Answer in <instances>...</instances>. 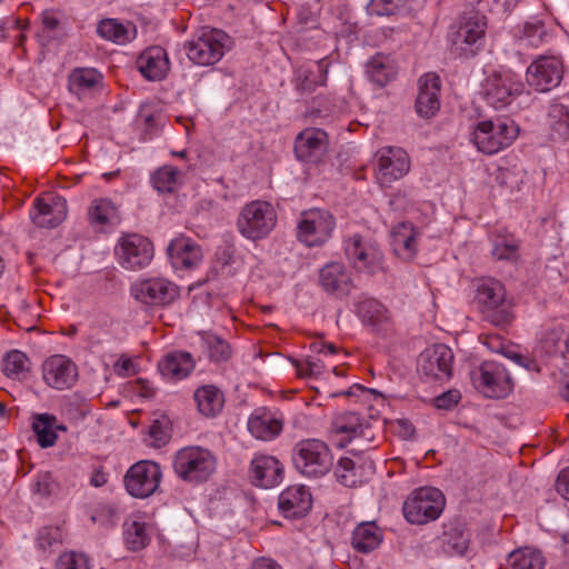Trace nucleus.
<instances>
[{
    "label": "nucleus",
    "instance_id": "nucleus-33",
    "mask_svg": "<svg viewBox=\"0 0 569 569\" xmlns=\"http://www.w3.org/2000/svg\"><path fill=\"white\" fill-rule=\"evenodd\" d=\"M32 429L37 436V441L42 448L52 447L57 441V431H66L63 425H59L57 418L52 415L41 413L34 417Z\"/></svg>",
    "mask_w": 569,
    "mask_h": 569
},
{
    "label": "nucleus",
    "instance_id": "nucleus-24",
    "mask_svg": "<svg viewBox=\"0 0 569 569\" xmlns=\"http://www.w3.org/2000/svg\"><path fill=\"white\" fill-rule=\"evenodd\" d=\"M168 254L172 266L177 269L194 268L202 260L200 246L183 236H179L170 242Z\"/></svg>",
    "mask_w": 569,
    "mask_h": 569
},
{
    "label": "nucleus",
    "instance_id": "nucleus-4",
    "mask_svg": "<svg viewBox=\"0 0 569 569\" xmlns=\"http://www.w3.org/2000/svg\"><path fill=\"white\" fill-rule=\"evenodd\" d=\"M277 214L269 202L254 200L247 203L237 219L241 236L249 240L266 238L276 227Z\"/></svg>",
    "mask_w": 569,
    "mask_h": 569
},
{
    "label": "nucleus",
    "instance_id": "nucleus-14",
    "mask_svg": "<svg viewBox=\"0 0 569 569\" xmlns=\"http://www.w3.org/2000/svg\"><path fill=\"white\" fill-rule=\"evenodd\" d=\"M453 352L446 345H433L419 356L418 371L430 380H448L451 377Z\"/></svg>",
    "mask_w": 569,
    "mask_h": 569
},
{
    "label": "nucleus",
    "instance_id": "nucleus-55",
    "mask_svg": "<svg viewBox=\"0 0 569 569\" xmlns=\"http://www.w3.org/2000/svg\"><path fill=\"white\" fill-rule=\"evenodd\" d=\"M459 398L460 396L457 391L443 392L441 396L436 398V407L439 409H449L452 405H456L459 401Z\"/></svg>",
    "mask_w": 569,
    "mask_h": 569
},
{
    "label": "nucleus",
    "instance_id": "nucleus-21",
    "mask_svg": "<svg viewBox=\"0 0 569 569\" xmlns=\"http://www.w3.org/2000/svg\"><path fill=\"white\" fill-rule=\"evenodd\" d=\"M331 432L340 437V447H345L348 442L358 437L372 438L369 425L356 412L337 415L331 423Z\"/></svg>",
    "mask_w": 569,
    "mask_h": 569
},
{
    "label": "nucleus",
    "instance_id": "nucleus-16",
    "mask_svg": "<svg viewBox=\"0 0 569 569\" xmlns=\"http://www.w3.org/2000/svg\"><path fill=\"white\" fill-rule=\"evenodd\" d=\"M134 299L150 306L171 303L179 295L178 287L163 278L139 281L131 287Z\"/></svg>",
    "mask_w": 569,
    "mask_h": 569
},
{
    "label": "nucleus",
    "instance_id": "nucleus-51",
    "mask_svg": "<svg viewBox=\"0 0 569 569\" xmlns=\"http://www.w3.org/2000/svg\"><path fill=\"white\" fill-rule=\"evenodd\" d=\"M401 0H371L369 11L377 16L393 14L400 7Z\"/></svg>",
    "mask_w": 569,
    "mask_h": 569
},
{
    "label": "nucleus",
    "instance_id": "nucleus-8",
    "mask_svg": "<svg viewBox=\"0 0 569 569\" xmlns=\"http://www.w3.org/2000/svg\"><path fill=\"white\" fill-rule=\"evenodd\" d=\"M335 226V218L327 210L303 211L298 222L297 237L308 247L321 246L331 237Z\"/></svg>",
    "mask_w": 569,
    "mask_h": 569
},
{
    "label": "nucleus",
    "instance_id": "nucleus-41",
    "mask_svg": "<svg viewBox=\"0 0 569 569\" xmlns=\"http://www.w3.org/2000/svg\"><path fill=\"white\" fill-rule=\"evenodd\" d=\"M88 214L92 223L104 226L117 217V208L108 199H96L92 201Z\"/></svg>",
    "mask_w": 569,
    "mask_h": 569
},
{
    "label": "nucleus",
    "instance_id": "nucleus-13",
    "mask_svg": "<svg viewBox=\"0 0 569 569\" xmlns=\"http://www.w3.org/2000/svg\"><path fill=\"white\" fill-rule=\"evenodd\" d=\"M223 37L219 30L203 28L197 39L186 44L188 58L199 66L218 62L223 56Z\"/></svg>",
    "mask_w": 569,
    "mask_h": 569
},
{
    "label": "nucleus",
    "instance_id": "nucleus-15",
    "mask_svg": "<svg viewBox=\"0 0 569 569\" xmlns=\"http://www.w3.org/2000/svg\"><path fill=\"white\" fill-rule=\"evenodd\" d=\"M563 77L562 61L556 57L541 56L527 69V82L537 91L546 92L558 87Z\"/></svg>",
    "mask_w": 569,
    "mask_h": 569
},
{
    "label": "nucleus",
    "instance_id": "nucleus-48",
    "mask_svg": "<svg viewBox=\"0 0 569 569\" xmlns=\"http://www.w3.org/2000/svg\"><path fill=\"white\" fill-rule=\"evenodd\" d=\"M149 436L153 439L156 447L163 446L170 438L169 420L166 417L153 420L149 428Z\"/></svg>",
    "mask_w": 569,
    "mask_h": 569
},
{
    "label": "nucleus",
    "instance_id": "nucleus-19",
    "mask_svg": "<svg viewBox=\"0 0 569 569\" xmlns=\"http://www.w3.org/2000/svg\"><path fill=\"white\" fill-rule=\"evenodd\" d=\"M66 199L48 193L34 200V209L30 213L32 221L40 228H56L67 217Z\"/></svg>",
    "mask_w": 569,
    "mask_h": 569
},
{
    "label": "nucleus",
    "instance_id": "nucleus-7",
    "mask_svg": "<svg viewBox=\"0 0 569 569\" xmlns=\"http://www.w3.org/2000/svg\"><path fill=\"white\" fill-rule=\"evenodd\" d=\"M476 389L488 398H505L513 387L506 367L497 361H485L471 372Z\"/></svg>",
    "mask_w": 569,
    "mask_h": 569
},
{
    "label": "nucleus",
    "instance_id": "nucleus-62",
    "mask_svg": "<svg viewBox=\"0 0 569 569\" xmlns=\"http://www.w3.org/2000/svg\"><path fill=\"white\" fill-rule=\"evenodd\" d=\"M107 482V477L102 471H97L91 477V483L94 487H101Z\"/></svg>",
    "mask_w": 569,
    "mask_h": 569
},
{
    "label": "nucleus",
    "instance_id": "nucleus-34",
    "mask_svg": "<svg viewBox=\"0 0 569 569\" xmlns=\"http://www.w3.org/2000/svg\"><path fill=\"white\" fill-rule=\"evenodd\" d=\"M367 71L373 83L385 87L396 78L398 68L390 56L378 53L369 61Z\"/></svg>",
    "mask_w": 569,
    "mask_h": 569
},
{
    "label": "nucleus",
    "instance_id": "nucleus-58",
    "mask_svg": "<svg viewBox=\"0 0 569 569\" xmlns=\"http://www.w3.org/2000/svg\"><path fill=\"white\" fill-rule=\"evenodd\" d=\"M136 392L143 398H152L156 393V389L149 381L138 379L136 382Z\"/></svg>",
    "mask_w": 569,
    "mask_h": 569
},
{
    "label": "nucleus",
    "instance_id": "nucleus-53",
    "mask_svg": "<svg viewBox=\"0 0 569 569\" xmlns=\"http://www.w3.org/2000/svg\"><path fill=\"white\" fill-rule=\"evenodd\" d=\"M39 545L42 549L61 541V531L58 527H46L39 532Z\"/></svg>",
    "mask_w": 569,
    "mask_h": 569
},
{
    "label": "nucleus",
    "instance_id": "nucleus-60",
    "mask_svg": "<svg viewBox=\"0 0 569 569\" xmlns=\"http://www.w3.org/2000/svg\"><path fill=\"white\" fill-rule=\"evenodd\" d=\"M251 569H281V567L272 559L259 558L253 561Z\"/></svg>",
    "mask_w": 569,
    "mask_h": 569
},
{
    "label": "nucleus",
    "instance_id": "nucleus-63",
    "mask_svg": "<svg viewBox=\"0 0 569 569\" xmlns=\"http://www.w3.org/2000/svg\"><path fill=\"white\" fill-rule=\"evenodd\" d=\"M319 361L320 360L315 361V360L308 359L307 360L308 372H311L315 376H319L322 372V367L318 363Z\"/></svg>",
    "mask_w": 569,
    "mask_h": 569
},
{
    "label": "nucleus",
    "instance_id": "nucleus-39",
    "mask_svg": "<svg viewBox=\"0 0 569 569\" xmlns=\"http://www.w3.org/2000/svg\"><path fill=\"white\" fill-rule=\"evenodd\" d=\"M30 370V359L19 350L8 352L3 359V373L11 379H21Z\"/></svg>",
    "mask_w": 569,
    "mask_h": 569
},
{
    "label": "nucleus",
    "instance_id": "nucleus-12",
    "mask_svg": "<svg viewBox=\"0 0 569 569\" xmlns=\"http://www.w3.org/2000/svg\"><path fill=\"white\" fill-rule=\"evenodd\" d=\"M345 252L358 271L375 273L382 269L383 253L376 241L355 234L346 240Z\"/></svg>",
    "mask_w": 569,
    "mask_h": 569
},
{
    "label": "nucleus",
    "instance_id": "nucleus-5",
    "mask_svg": "<svg viewBox=\"0 0 569 569\" xmlns=\"http://www.w3.org/2000/svg\"><path fill=\"white\" fill-rule=\"evenodd\" d=\"M293 462L306 477L325 476L332 466V457L328 446L318 439H305L295 447Z\"/></svg>",
    "mask_w": 569,
    "mask_h": 569
},
{
    "label": "nucleus",
    "instance_id": "nucleus-17",
    "mask_svg": "<svg viewBox=\"0 0 569 569\" xmlns=\"http://www.w3.org/2000/svg\"><path fill=\"white\" fill-rule=\"evenodd\" d=\"M42 378L49 387L66 390L76 383L78 368L68 357L54 355L42 363Z\"/></svg>",
    "mask_w": 569,
    "mask_h": 569
},
{
    "label": "nucleus",
    "instance_id": "nucleus-1",
    "mask_svg": "<svg viewBox=\"0 0 569 569\" xmlns=\"http://www.w3.org/2000/svg\"><path fill=\"white\" fill-rule=\"evenodd\" d=\"M475 301L485 319L495 326H508L515 318L512 300L507 298L505 286L493 278L479 280Z\"/></svg>",
    "mask_w": 569,
    "mask_h": 569
},
{
    "label": "nucleus",
    "instance_id": "nucleus-59",
    "mask_svg": "<svg viewBox=\"0 0 569 569\" xmlns=\"http://www.w3.org/2000/svg\"><path fill=\"white\" fill-rule=\"evenodd\" d=\"M563 119L553 124V130L562 138L569 137V113L563 112Z\"/></svg>",
    "mask_w": 569,
    "mask_h": 569
},
{
    "label": "nucleus",
    "instance_id": "nucleus-36",
    "mask_svg": "<svg viewBox=\"0 0 569 569\" xmlns=\"http://www.w3.org/2000/svg\"><path fill=\"white\" fill-rule=\"evenodd\" d=\"M194 400L198 410L206 417H213L222 410L224 398L214 386H203L196 390Z\"/></svg>",
    "mask_w": 569,
    "mask_h": 569
},
{
    "label": "nucleus",
    "instance_id": "nucleus-2",
    "mask_svg": "<svg viewBox=\"0 0 569 569\" xmlns=\"http://www.w3.org/2000/svg\"><path fill=\"white\" fill-rule=\"evenodd\" d=\"M217 461L208 449L202 447H184L173 459V469L183 481L201 483L207 481L214 472Z\"/></svg>",
    "mask_w": 569,
    "mask_h": 569
},
{
    "label": "nucleus",
    "instance_id": "nucleus-44",
    "mask_svg": "<svg viewBox=\"0 0 569 569\" xmlns=\"http://www.w3.org/2000/svg\"><path fill=\"white\" fill-rule=\"evenodd\" d=\"M100 80V74L93 69H77L70 76V86L77 89H89Z\"/></svg>",
    "mask_w": 569,
    "mask_h": 569
},
{
    "label": "nucleus",
    "instance_id": "nucleus-38",
    "mask_svg": "<svg viewBox=\"0 0 569 569\" xmlns=\"http://www.w3.org/2000/svg\"><path fill=\"white\" fill-rule=\"evenodd\" d=\"M98 33L107 40L122 44L134 39L137 30L133 24L123 26L114 19H104L98 26Z\"/></svg>",
    "mask_w": 569,
    "mask_h": 569
},
{
    "label": "nucleus",
    "instance_id": "nucleus-40",
    "mask_svg": "<svg viewBox=\"0 0 569 569\" xmlns=\"http://www.w3.org/2000/svg\"><path fill=\"white\" fill-rule=\"evenodd\" d=\"M181 172L172 166L159 168L152 176L153 187L159 192H174L180 182Z\"/></svg>",
    "mask_w": 569,
    "mask_h": 569
},
{
    "label": "nucleus",
    "instance_id": "nucleus-22",
    "mask_svg": "<svg viewBox=\"0 0 569 569\" xmlns=\"http://www.w3.org/2000/svg\"><path fill=\"white\" fill-rule=\"evenodd\" d=\"M440 87L441 81L436 73H426L419 79V93L416 100V109L420 116L430 118L437 113L440 108Z\"/></svg>",
    "mask_w": 569,
    "mask_h": 569
},
{
    "label": "nucleus",
    "instance_id": "nucleus-46",
    "mask_svg": "<svg viewBox=\"0 0 569 569\" xmlns=\"http://www.w3.org/2000/svg\"><path fill=\"white\" fill-rule=\"evenodd\" d=\"M56 569H90V567L89 560L83 553L71 551L64 552L58 558Z\"/></svg>",
    "mask_w": 569,
    "mask_h": 569
},
{
    "label": "nucleus",
    "instance_id": "nucleus-52",
    "mask_svg": "<svg viewBox=\"0 0 569 569\" xmlns=\"http://www.w3.org/2000/svg\"><path fill=\"white\" fill-rule=\"evenodd\" d=\"M57 488L58 485L53 480L52 476L46 472L38 476L33 485V492L42 497H49L57 490Z\"/></svg>",
    "mask_w": 569,
    "mask_h": 569
},
{
    "label": "nucleus",
    "instance_id": "nucleus-28",
    "mask_svg": "<svg viewBox=\"0 0 569 569\" xmlns=\"http://www.w3.org/2000/svg\"><path fill=\"white\" fill-rule=\"evenodd\" d=\"M420 232L408 222L398 223L391 231L395 253L403 260H411L418 250Z\"/></svg>",
    "mask_w": 569,
    "mask_h": 569
},
{
    "label": "nucleus",
    "instance_id": "nucleus-6",
    "mask_svg": "<svg viewBox=\"0 0 569 569\" xmlns=\"http://www.w3.org/2000/svg\"><path fill=\"white\" fill-rule=\"evenodd\" d=\"M445 497L439 489L419 488L403 503L405 518L415 525L436 520L445 508Z\"/></svg>",
    "mask_w": 569,
    "mask_h": 569
},
{
    "label": "nucleus",
    "instance_id": "nucleus-37",
    "mask_svg": "<svg viewBox=\"0 0 569 569\" xmlns=\"http://www.w3.org/2000/svg\"><path fill=\"white\" fill-rule=\"evenodd\" d=\"M545 563L542 553L530 547L513 550L507 558V569H543Z\"/></svg>",
    "mask_w": 569,
    "mask_h": 569
},
{
    "label": "nucleus",
    "instance_id": "nucleus-42",
    "mask_svg": "<svg viewBox=\"0 0 569 569\" xmlns=\"http://www.w3.org/2000/svg\"><path fill=\"white\" fill-rule=\"evenodd\" d=\"M124 540L133 551L143 549L149 542L146 523L136 520L126 523Z\"/></svg>",
    "mask_w": 569,
    "mask_h": 569
},
{
    "label": "nucleus",
    "instance_id": "nucleus-54",
    "mask_svg": "<svg viewBox=\"0 0 569 569\" xmlns=\"http://www.w3.org/2000/svg\"><path fill=\"white\" fill-rule=\"evenodd\" d=\"M114 372L120 377L136 373L134 363L130 358H120L113 366Z\"/></svg>",
    "mask_w": 569,
    "mask_h": 569
},
{
    "label": "nucleus",
    "instance_id": "nucleus-64",
    "mask_svg": "<svg viewBox=\"0 0 569 569\" xmlns=\"http://www.w3.org/2000/svg\"><path fill=\"white\" fill-rule=\"evenodd\" d=\"M317 350L319 353L333 355L338 351V348L333 343H322Z\"/></svg>",
    "mask_w": 569,
    "mask_h": 569
},
{
    "label": "nucleus",
    "instance_id": "nucleus-45",
    "mask_svg": "<svg viewBox=\"0 0 569 569\" xmlns=\"http://www.w3.org/2000/svg\"><path fill=\"white\" fill-rule=\"evenodd\" d=\"M545 36L546 29L541 20H535L523 24L521 40L526 41L528 46L538 47L542 43Z\"/></svg>",
    "mask_w": 569,
    "mask_h": 569
},
{
    "label": "nucleus",
    "instance_id": "nucleus-56",
    "mask_svg": "<svg viewBox=\"0 0 569 569\" xmlns=\"http://www.w3.org/2000/svg\"><path fill=\"white\" fill-rule=\"evenodd\" d=\"M556 490L560 496L569 500V467L559 473L556 481Z\"/></svg>",
    "mask_w": 569,
    "mask_h": 569
},
{
    "label": "nucleus",
    "instance_id": "nucleus-23",
    "mask_svg": "<svg viewBox=\"0 0 569 569\" xmlns=\"http://www.w3.org/2000/svg\"><path fill=\"white\" fill-rule=\"evenodd\" d=\"M319 281L325 291L337 297L349 295L353 288L350 271L339 262L327 263L320 270Z\"/></svg>",
    "mask_w": 569,
    "mask_h": 569
},
{
    "label": "nucleus",
    "instance_id": "nucleus-49",
    "mask_svg": "<svg viewBox=\"0 0 569 569\" xmlns=\"http://www.w3.org/2000/svg\"><path fill=\"white\" fill-rule=\"evenodd\" d=\"M492 254L498 260H516L518 257V243L513 240L500 239L495 243Z\"/></svg>",
    "mask_w": 569,
    "mask_h": 569
},
{
    "label": "nucleus",
    "instance_id": "nucleus-32",
    "mask_svg": "<svg viewBox=\"0 0 569 569\" xmlns=\"http://www.w3.org/2000/svg\"><path fill=\"white\" fill-rule=\"evenodd\" d=\"M382 541V531L373 521L358 525L351 538L352 547L359 552H370Z\"/></svg>",
    "mask_w": 569,
    "mask_h": 569
},
{
    "label": "nucleus",
    "instance_id": "nucleus-50",
    "mask_svg": "<svg viewBox=\"0 0 569 569\" xmlns=\"http://www.w3.org/2000/svg\"><path fill=\"white\" fill-rule=\"evenodd\" d=\"M209 353L211 359L220 362L230 358L231 348L228 342L214 337L209 341Z\"/></svg>",
    "mask_w": 569,
    "mask_h": 569
},
{
    "label": "nucleus",
    "instance_id": "nucleus-30",
    "mask_svg": "<svg viewBox=\"0 0 569 569\" xmlns=\"http://www.w3.org/2000/svg\"><path fill=\"white\" fill-rule=\"evenodd\" d=\"M486 29L487 20L485 16L475 13L465 18L455 32L453 43L457 46L475 44L483 38Z\"/></svg>",
    "mask_w": 569,
    "mask_h": 569
},
{
    "label": "nucleus",
    "instance_id": "nucleus-47",
    "mask_svg": "<svg viewBox=\"0 0 569 569\" xmlns=\"http://www.w3.org/2000/svg\"><path fill=\"white\" fill-rule=\"evenodd\" d=\"M339 482L346 487H353L357 482L355 462L350 458H341L335 470Z\"/></svg>",
    "mask_w": 569,
    "mask_h": 569
},
{
    "label": "nucleus",
    "instance_id": "nucleus-61",
    "mask_svg": "<svg viewBox=\"0 0 569 569\" xmlns=\"http://www.w3.org/2000/svg\"><path fill=\"white\" fill-rule=\"evenodd\" d=\"M42 22L49 29H54L59 24L58 19L51 12L48 11L43 12Z\"/></svg>",
    "mask_w": 569,
    "mask_h": 569
},
{
    "label": "nucleus",
    "instance_id": "nucleus-31",
    "mask_svg": "<svg viewBox=\"0 0 569 569\" xmlns=\"http://www.w3.org/2000/svg\"><path fill=\"white\" fill-rule=\"evenodd\" d=\"M328 63L318 61L297 71V89L301 93H310L317 87L325 86L327 80Z\"/></svg>",
    "mask_w": 569,
    "mask_h": 569
},
{
    "label": "nucleus",
    "instance_id": "nucleus-3",
    "mask_svg": "<svg viewBox=\"0 0 569 569\" xmlns=\"http://www.w3.org/2000/svg\"><path fill=\"white\" fill-rule=\"evenodd\" d=\"M519 130L513 121L498 118L479 121L472 132L477 149L486 154H495L508 148L518 137Z\"/></svg>",
    "mask_w": 569,
    "mask_h": 569
},
{
    "label": "nucleus",
    "instance_id": "nucleus-25",
    "mask_svg": "<svg viewBox=\"0 0 569 569\" xmlns=\"http://www.w3.org/2000/svg\"><path fill=\"white\" fill-rule=\"evenodd\" d=\"M137 67L148 80L163 79L169 71V59L166 50L158 46L146 49L138 57Z\"/></svg>",
    "mask_w": 569,
    "mask_h": 569
},
{
    "label": "nucleus",
    "instance_id": "nucleus-29",
    "mask_svg": "<svg viewBox=\"0 0 569 569\" xmlns=\"http://www.w3.org/2000/svg\"><path fill=\"white\" fill-rule=\"evenodd\" d=\"M194 360L189 352L172 351L158 363L160 373L170 380H182L194 369Z\"/></svg>",
    "mask_w": 569,
    "mask_h": 569
},
{
    "label": "nucleus",
    "instance_id": "nucleus-9",
    "mask_svg": "<svg viewBox=\"0 0 569 569\" xmlns=\"http://www.w3.org/2000/svg\"><path fill=\"white\" fill-rule=\"evenodd\" d=\"M160 466L150 460L138 461L124 475V487L134 498H148L156 492L161 480Z\"/></svg>",
    "mask_w": 569,
    "mask_h": 569
},
{
    "label": "nucleus",
    "instance_id": "nucleus-43",
    "mask_svg": "<svg viewBox=\"0 0 569 569\" xmlns=\"http://www.w3.org/2000/svg\"><path fill=\"white\" fill-rule=\"evenodd\" d=\"M358 313L365 322L372 326L380 325L388 320V313L385 307L373 299L360 302Z\"/></svg>",
    "mask_w": 569,
    "mask_h": 569
},
{
    "label": "nucleus",
    "instance_id": "nucleus-57",
    "mask_svg": "<svg viewBox=\"0 0 569 569\" xmlns=\"http://www.w3.org/2000/svg\"><path fill=\"white\" fill-rule=\"evenodd\" d=\"M395 431L402 438H411L415 433L413 426L406 419H399L393 423Z\"/></svg>",
    "mask_w": 569,
    "mask_h": 569
},
{
    "label": "nucleus",
    "instance_id": "nucleus-27",
    "mask_svg": "<svg viewBox=\"0 0 569 569\" xmlns=\"http://www.w3.org/2000/svg\"><path fill=\"white\" fill-rule=\"evenodd\" d=\"M311 503V495L305 486L289 487L279 496V509L288 518L305 516Z\"/></svg>",
    "mask_w": 569,
    "mask_h": 569
},
{
    "label": "nucleus",
    "instance_id": "nucleus-18",
    "mask_svg": "<svg viewBox=\"0 0 569 569\" xmlns=\"http://www.w3.org/2000/svg\"><path fill=\"white\" fill-rule=\"evenodd\" d=\"M118 254L124 268L141 269L151 262L153 246L140 234H128L120 240Z\"/></svg>",
    "mask_w": 569,
    "mask_h": 569
},
{
    "label": "nucleus",
    "instance_id": "nucleus-20",
    "mask_svg": "<svg viewBox=\"0 0 569 569\" xmlns=\"http://www.w3.org/2000/svg\"><path fill=\"white\" fill-rule=\"evenodd\" d=\"M328 134L318 128H306L295 141V152L298 159L306 162H317L327 152Z\"/></svg>",
    "mask_w": 569,
    "mask_h": 569
},
{
    "label": "nucleus",
    "instance_id": "nucleus-11",
    "mask_svg": "<svg viewBox=\"0 0 569 569\" xmlns=\"http://www.w3.org/2000/svg\"><path fill=\"white\" fill-rule=\"evenodd\" d=\"M483 97L495 109L508 106L522 93L525 86L512 71L493 72L483 83Z\"/></svg>",
    "mask_w": 569,
    "mask_h": 569
},
{
    "label": "nucleus",
    "instance_id": "nucleus-26",
    "mask_svg": "<svg viewBox=\"0 0 569 569\" xmlns=\"http://www.w3.org/2000/svg\"><path fill=\"white\" fill-rule=\"evenodd\" d=\"M282 472V467L274 457L260 455L251 461L252 480L258 487L271 488L278 485Z\"/></svg>",
    "mask_w": 569,
    "mask_h": 569
},
{
    "label": "nucleus",
    "instance_id": "nucleus-35",
    "mask_svg": "<svg viewBox=\"0 0 569 569\" xmlns=\"http://www.w3.org/2000/svg\"><path fill=\"white\" fill-rule=\"evenodd\" d=\"M283 428L282 420L269 413H256L249 418L248 429L252 436L261 440H271L280 435Z\"/></svg>",
    "mask_w": 569,
    "mask_h": 569
},
{
    "label": "nucleus",
    "instance_id": "nucleus-10",
    "mask_svg": "<svg viewBox=\"0 0 569 569\" xmlns=\"http://www.w3.org/2000/svg\"><path fill=\"white\" fill-rule=\"evenodd\" d=\"M410 169L407 152L399 147H383L376 152L375 176L381 187H390Z\"/></svg>",
    "mask_w": 569,
    "mask_h": 569
}]
</instances>
